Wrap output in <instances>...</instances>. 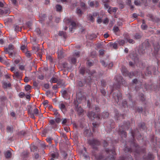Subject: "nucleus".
Listing matches in <instances>:
<instances>
[{"mask_svg":"<svg viewBox=\"0 0 160 160\" xmlns=\"http://www.w3.org/2000/svg\"><path fill=\"white\" fill-rule=\"evenodd\" d=\"M130 127V123L127 122L123 124L122 125L119 127L118 128H117L116 130L122 138L121 141L123 143H125L124 151L125 153H131L132 151L134 152V156L135 159L139 160L141 156L144 155L142 159L143 160H152L154 159L153 155L151 153L148 154L146 158L145 156L146 154L145 148H141L139 147L138 145L136 143L134 138L135 137L138 140H142L143 138L139 133L138 130L136 129L134 132L132 131L131 139L127 142L126 141L127 136L126 132L125 130H128Z\"/></svg>","mask_w":160,"mask_h":160,"instance_id":"nucleus-1","label":"nucleus"},{"mask_svg":"<svg viewBox=\"0 0 160 160\" xmlns=\"http://www.w3.org/2000/svg\"><path fill=\"white\" fill-rule=\"evenodd\" d=\"M114 147H113L112 149L108 148H106L105 152L108 155L107 157H105L102 154L98 155H96L93 153V155L94 156L97 160H115L114 155L116 154V152L115 150ZM133 160L132 158L131 155H127L125 158L124 157H120L118 160Z\"/></svg>","mask_w":160,"mask_h":160,"instance_id":"nucleus-2","label":"nucleus"},{"mask_svg":"<svg viewBox=\"0 0 160 160\" xmlns=\"http://www.w3.org/2000/svg\"><path fill=\"white\" fill-rule=\"evenodd\" d=\"M112 96V98L114 100V102L116 103L117 105H121L124 108L128 107L126 101L123 100L122 101V94L119 91H118L117 93L114 92Z\"/></svg>","mask_w":160,"mask_h":160,"instance_id":"nucleus-3","label":"nucleus"},{"mask_svg":"<svg viewBox=\"0 0 160 160\" xmlns=\"http://www.w3.org/2000/svg\"><path fill=\"white\" fill-rule=\"evenodd\" d=\"M115 81L113 85V88L116 89L119 88L121 85L125 86L127 85L126 82L121 76L117 75L114 78Z\"/></svg>","mask_w":160,"mask_h":160,"instance_id":"nucleus-4","label":"nucleus"},{"mask_svg":"<svg viewBox=\"0 0 160 160\" xmlns=\"http://www.w3.org/2000/svg\"><path fill=\"white\" fill-rule=\"evenodd\" d=\"M109 115L108 112H104L102 114V115L98 114H96L94 112L91 111L89 112L88 113L87 116L91 119L93 120L95 118H97L98 120H101L102 118H107Z\"/></svg>","mask_w":160,"mask_h":160,"instance_id":"nucleus-5","label":"nucleus"},{"mask_svg":"<svg viewBox=\"0 0 160 160\" xmlns=\"http://www.w3.org/2000/svg\"><path fill=\"white\" fill-rule=\"evenodd\" d=\"M79 71L80 73L82 75H84L86 72L96 80H98L100 77V75L97 74V72L94 70L90 71L88 69L86 70L84 68H80Z\"/></svg>","mask_w":160,"mask_h":160,"instance_id":"nucleus-6","label":"nucleus"},{"mask_svg":"<svg viewBox=\"0 0 160 160\" xmlns=\"http://www.w3.org/2000/svg\"><path fill=\"white\" fill-rule=\"evenodd\" d=\"M88 143L93 148L97 150L98 149L97 146L100 144V142L96 139H89L88 141Z\"/></svg>","mask_w":160,"mask_h":160,"instance_id":"nucleus-7","label":"nucleus"},{"mask_svg":"<svg viewBox=\"0 0 160 160\" xmlns=\"http://www.w3.org/2000/svg\"><path fill=\"white\" fill-rule=\"evenodd\" d=\"M64 21L65 22L66 25L68 26L70 24L69 27V31L72 32L73 29H75L76 27V23L73 21H72L69 18H65L64 19Z\"/></svg>","mask_w":160,"mask_h":160,"instance_id":"nucleus-8","label":"nucleus"},{"mask_svg":"<svg viewBox=\"0 0 160 160\" xmlns=\"http://www.w3.org/2000/svg\"><path fill=\"white\" fill-rule=\"evenodd\" d=\"M121 72L124 76H128L130 78H132L133 76H137V75H134L133 73L128 72L125 67H122L121 69Z\"/></svg>","mask_w":160,"mask_h":160,"instance_id":"nucleus-9","label":"nucleus"},{"mask_svg":"<svg viewBox=\"0 0 160 160\" xmlns=\"http://www.w3.org/2000/svg\"><path fill=\"white\" fill-rule=\"evenodd\" d=\"M151 142L154 147H157L158 146L160 148V140H159L157 138L155 139L154 136H152L151 137Z\"/></svg>","mask_w":160,"mask_h":160,"instance_id":"nucleus-10","label":"nucleus"},{"mask_svg":"<svg viewBox=\"0 0 160 160\" xmlns=\"http://www.w3.org/2000/svg\"><path fill=\"white\" fill-rule=\"evenodd\" d=\"M14 48V46L12 44H10L8 45V48H4V52L6 53H8L10 57H13V53L12 52H10V51L13 50Z\"/></svg>","mask_w":160,"mask_h":160,"instance_id":"nucleus-11","label":"nucleus"},{"mask_svg":"<svg viewBox=\"0 0 160 160\" xmlns=\"http://www.w3.org/2000/svg\"><path fill=\"white\" fill-rule=\"evenodd\" d=\"M80 52H76L73 53L71 58V62L75 64L76 62L77 58L79 57Z\"/></svg>","mask_w":160,"mask_h":160,"instance_id":"nucleus-12","label":"nucleus"},{"mask_svg":"<svg viewBox=\"0 0 160 160\" xmlns=\"http://www.w3.org/2000/svg\"><path fill=\"white\" fill-rule=\"evenodd\" d=\"M73 103L75 105V111H77L78 114L79 115H81L83 112V110L81 107H78V104H77L76 101H74Z\"/></svg>","mask_w":160,"mask_h":160,"instance_id":"nucleus-13","label":"nucleus"},{"mask_svg":"<svg viewBox=\"0 0 160 160\" xmlns=\"http://www.w3.org/2000/svg\"><path fill=\"white\" fill-rule=\"evenodd\" d=\"M156 67L154 66H148L147 67L146 69V71L145 72L146 76H149L151 75V71L149 70L152 69L154 71L156 70Z\"/></svg>","mask_w":160,"mask_h":160,"instance_id":"nucleus-14","label":"nucleus"},{"mask_svg":"<svg viewBox=\"0 0 160 160\" xmlns=\"http://www.w3.org/2000/svg\"><path fill=\"white\" fill-rule=\"evenodd\" d=\"M129 57L130 58L134 61L135 63H136L138 61V58L137 55L136 54L134 53L133 52L130 53Z\"/></svg>","mask_w":160,"mask_h":160,"instance_id":"nucleus-15","label":"nucleus"},{"mask_svg":"<svg viewBox=\"0 0 160 160\" xmlns=\"http://www.w3.org/2000/svg\"><path fill=\"white\" fill-rule=\"evenodd\" d=\"M49 123L51 126L52 128L54 129L57 128L58 126V125L56 123V122L53 119L49 120Z\"/></svg>","mask_w":160,"mask_h":160,"instance_id":"nucleus-16","label":"nucleus"},{"mask_svg":"<svg viewBox=\"0 0 160 160\" xmlns=\"http://www.w3.org/2000/svg\"><path fill=\"white\" fill-rule=\"evenodd\" d=\"M65 103L62 102L60 103L58 105L59 108L64 113L66 111V108L65 104Z\"/></svg>","mask_w":160,"mask_h":160,"instance_id":"nucleus-17","label":"nucleus"},{"mask_svg":"<svg viewBox=\"0 0 160 160\" xmlns=\"http://www.w3.org/2000/svg\"><path fill=\"white\" fill-rule=\"evenodd\" d=\"M115 117L116 118L117 120L120 119L121 118L122 119L124 118V115L123 114L120 115L118 111L117 110H115Z\"/></svg>","mask_w":160,"mask_h":160,"instance_id":"nucleus-18","label":"nucleus"},{"mask_svg":"<svg viewBox=\"0 0 160 160\" xmlns=\"http://www.w3.org/2000/svg\"><path fill=\"white\" fill-rule=\"evenodd\" d=\"M76 101L77 104L80 103L82 99V96L81 93H78L76 94Z\"/></svg>","mask_w":160,"mask_h":160,"instance_id":"nucleus-19","label":"nucleus"},{"mask_svg":"<svg viewBox=\"0 0 160 160\" xmlns=\"http://www.w3.org/2000/svg\"><path fill=\"white\" fill-rule=\"evenodd\" d=\"M148 16L149 17L150 19L149 20L152 21L153 22H158L160 21L159 18L155 17H154L152 14H148Z\"/></svg>","mask_w":160,"mask_h":160,"instance_id":"nucleus-20","label":"nucleus"},{"mask_svg":"<svg viewBox=\"0 0 160 160\" xmlns=\"http://www.w3.org/2000/svg\"><path fill=\"white\" fill-rule=\"evenodd\" d=\"M127 97L128 98L129 100V105L131 106V108L133 107L134 105L135 104V102H133L132 100V97L131 95L128 93L127 95Z\"/></svg>","mask_w":160,"mask_h":160,"instance_id":"nucleus-21","label":"nucleus"},{"mask_svg":"<svg viewBox=\"0 0 160 160\" xmlns=\"http://www.w3.org/2000/svg\"><path fill=\"white\" fill-rule=\"evenodd\" d=\"M4 155L6 158H11L12 154L10 151L7 150L5 152Z\"/></svg>","mask_w":160,"mask_h":160,"instance_id":"nucleus-22","label":"nucleus"},{"mask_svg":"<svg viewBox=\"0 0 160 160\" xmlns=\"http://www.w3.org/2000/svg\"><path fill=\"white\" fill-rule=\"evenodd\" d=\"M55 8L57 12H61L62 11V7L59 4H57L55 6Z\"/></svg>","mask_w":160,"mask_h":160,"instance_id":"nucleus-23","label":"nucleus"},{"mask_svg":"<svg viewBox=\"0 0 160 160\" xmlns=\"http://www.w3.org/2000/svg\"><path fill=\"white\" fill-rule=\"evenodd\" d=\"M153 47L156 53H157L159 51L160 46L158 43L153 44Z\"/></svg>","mask_w":160,"mask_h":160,"instance_id":"nucleus-24","label":"nucleus"},{"mask_svg":"<svg viewBox=\"0 0 160 160\" xmlns=\"http://www.w3.org/2000/svg\"><path fill=\"white\" fill-rule=\"evenodd\" d=\"M110 45L113 48L116 49L118 48V44L117 42H116L114 43L111 42L110 43Z\"/></svg>","mask_w":160,"mask_h":160,"instance_id":"nucleus-25","label":"nucleus"},{"mask_svg":"<svg viewBox=\"0 0 160 160\" xmlns=\"http://www.w3.org/2000/svg\"><path fill=\"white\" fill-rule=\"evenodd\" d=\"M58 35L62 36L64 38H66L67 37L66 33L63 31H60L58 33Z\"/></svg>","mask_w":160,"mask_h":160,"instance_id":"nucleus-26","label":"nucleus"},{"mask_svg":"<svg viewBox=\"0 0 160 160\" xmlns=\"http://www.w3.org/2000/svg\"><path fill=\"white\" fill-rule=\"evenodd\" d=\"M118 8H114L112 9L111 8H109L108 10V12L110 14L112 13V12L115 13L117 11Z\"/></svg>","mask_w":160,"mask_h":160,"instance_id":"nucleus-27","label":"nucleus"},{"mask_svg":"<svg viewBox=\"0 0 160 160\" xmlns=\"http://www.w3.org/2000/svg\"><path fill=\"white\" fill-rule=\"evenodd\" d=\"M104 3H105L104 4V6L105 8L106 9L111 8L110 6L109 5L106 3V2H108L109 0H102Z\"/></svg>","mask_w":160,"mask_h":160,"instance_id":"nucleus-28","label":"nucleus"},{"mask_svg":"<svg viewBox=\"0 0 160 160\" xmlns=\"http://www.w3.org/2000/svg\"><path fill=\"white\" fill-rule=\"evenodd\" d=\"M13 128L12 126H8L7 127V130L8 132L12 133L13 132Z\"/></svg>","mask_w":160,"mask_h":160,"instance_id":"nucleus-29","label":"nucleus"},{"mask_svg":"<svg viewBox=\"0 0 160 160\" xmlns=\"http://www.w3.org/2000/svg\"><path fill=\"white\" fill-rule=\"evenodd\" d=\"M138 126L140 128V129H142L143 130H145L146 127L145 124L144 122H141L138 125Z\"/></svg>","mask_w":160,"mask_h":160,"instance_id":"nucleus-30","label":"nucleus"},{"mask_svg":"<svg viewBox=\"0 0 160 160\" xmlns=\"http://www.w3.org/2000/svg\"><path fill=\"white\" fill-rule=\"evenodd\" d=\"M58 81V78L52 77L50 79V82L51 83H55Z\"/></svg>","mask_w":160,"mask_h":160,"instance_id":"nucleus-31","label":"nucleus"},{"mask_svg":"<svg viewBox=\"0 0 160 160\" xmlns=\"http://www.w3.org/2000/svg\"><path fill=\"white\" fill-rule=\"evenodd\" d=\"M88 37L89 39L92 40L96 38L97 37V36L95 34H92L90 35H88Z\"/></svg>","mask_w":160,"mask_h":160,"instance_id":"nucleus-32","label":"nucleus"},{"mask_svg":"<svg viewBox=\"0 0 160 160\" xmlns=\"http://www.w3.org/2000/svg\"><path fill=\"white\" fill-rule=\"evenodd\" d=\"M88 18L92 22H93L94 21V19L91 14H89L88 15Z\"/></svg>","mask_w":160,"mask_h":160,"instance_id":"nucleus-33","label":"nucleus"},{"mask_svg":"<svg viewBox=\"0 0 160 160\" xmlns=\"http://www.w3.org/2000/svg\"><path fill=\"white\" fill-rule=\"evenodd\" d=\"M81 8L83 10H85L87 9V6L84 3L81 2L80 3Z\"/></svg>","mask_w":160,"mask_h":160,"instance_id":"nucleus-34","label":"nucleus"},{"mask_svg":"<svg viewBox=\"0 0 160 160\" xmlns=\"http://www.w3.org/2000/svg\"><path fill=\"white\" fill-rule=\"evenodd\" d=\"M14 30L16 32L21 31V28L19 27L18 25L15 24L14 25Z\"/></svg>","mask_w":160,"mask_h":160,"instance_id":"nucleus-35","label":"nucleus"},{"mask_svg":"<svg viewBox=\"0 0 160 160\" xmlns=\"http://www.w3.org/2000/svg\"><path fill=\"white\" fill-rule=\"evenodd\" d=\"M117 42L118 43H118L120 46H123L125 43L124 40L121 39L118 40Z\"/></svg>","mask_w":160,"mask_h":160,"instance_id":"nucleus-36","label":"nucleus"},{"mask_svg":"<svg viewBox=\"0 0 160 160\" xmlns=\"http://www.w3.org/2000/svg\"><path fill=\"white\" fill-rule=\"evenodd\" d=\"M40 147L42 149H46L48 147V146L46 145L44 142H42L40 144Z\"/></svg>","mask_w":160,"mask_h":160,"instance_id":"nucleus-37","label":"nucleus"},{"mask_svg":"<svg viewBox=\"0 0 160 160\" xmlns=\"http://www.w3.org/2000/svg\"><path fill=\"white\" fill-rule=\"evenodd\" d=\"M53 114L55 115L56 117H59L60 116V115L58 112L57 110L56 109H54L53 110Z\"/></svg>","mask_w":160,"mask_h":160,"instance_id":"nucleus-38","label":"nucleus"},{"mask_svg":"<svg viewBox=\"0 0 160 160\" xmlns=\"http://www.w3.org/2000/svg\"><path fill=\"white\" fill-rule=\"evenodd\" d=\"M38 110L36 108L34 109L33 110V114H35L36 116L38 115Z\"/></svg>","mask_w":160,"mask_h":160,"instance_id":"nucleus-39","label":"nucleus"},{"mask_svg":"<svg viewBox=\"0 0 160 160\" xmlns=\"http://www.w3.org/2000/svg\"><path fill=\"white\" fill-rule=\"evenodd\" d=\"M139 98L140 100L142 101H143L145 100V98L144 97V95L142 93H140L139 95Z\"/></svg>","mask_w":160,"mask_h":160,"instance_id":"nucleus-40","label":"nucleus"},{"mask_svg":"<svg viewBox=\"0 0 160 160\" xmlns=\"http://www.w3.org/2000/svg\"><path fill=\"white\" fill-rule=\"evenodd\" d=\"M7 99V98L5 96H1L0 97V101L2 102H4Z\"/></svg>","mask_w":160,"mask_h":160,"instance_id":"nucleus-41","label":"nucleus"},{"mask_svg":"<svg viewBox=\"0 0 160 160\" xmlns=\"http://www.w3.org/2000/svg\"><path fill=\"white\" fill-rule=\"evenodd\" d=\"M141 27L142 28L143 30H146L147 29V26L144 23V21H143V22L142 23V24L141 26Z\"/></svg>","mask_w":160,"mask_h":160,"instance_id":"nucleus-42","label":"nucleus"},{"mask_svg":"<svg viewBox=\"0 0 160 160\" xmlns=\"http://www.w3.org/2000/svg\"><path fill=\"white\" fill-rule=\"evenodd\" d=\"M31 88V86L29 85H27L25 86V89L27 91H28Z\"/></svg>","mask_w":160,"mask_h":160,"instance_id":"nucleus-43","label":"nucleus"},{"mask_svg":"<svg viewBox=\"0 0 160 160\" xmlns=\"http://www.w3.org/2000/svg\"><path fill=\"white\" fill-rule=\"evenodd\" d=\"M134 3L135 5L137 6H140L141 4L140 1L138 0H135Z\"/></svg>","mask_w":160,"mask_h":160,"instance_id":"nucleus-44","label":"nucleus"},{"mask_svg":"<svg viewBox=\"0 0 160 160\" xmlns=\"http://www.w3.org/2000/svg\"><path fill=\"white\" fill-rule=\"evenodd\" d=\"M21 49L23 52H25L27 51V50L26 48V47L24 45H22L21 47Z\"/></svg>","mask_w":160,"mask_h":160,"instance_id":"nucleus-45","label":"nucleus"},{"mask_svg":"<svg viewBox=\"0 0 160 160\" xmlns=\"http://www.w3.org/2000/svg\"><path fill=\"white\" fill-rule=\"evenodd\" d=\"M26 56L28 58H29L31 55V53L29 51H26L25 52Z\"/></svg>","mask_w":160,"mask_h":160,"instance_id":"nucleus-46","label":"nucleus"},{"mask_svg":"<svg viewBox=\"0 0 160 160\" xmlns=\"http://www.w3.org/2000/svg\"><path fill=\"white\" fill-rule=\"evenodd\" d=\"M3 85L4 88H7V87H10L11 86V84L10 83H7L6 82H4L3 84Z\"/></svg>","mask_w":160,"mask_h":160,"instance_id":"nucleus-47","label":"nucleus"},{"mask_svg":"<svg viewBox=\"0 0 160 160\" xmlns=\"http://www.w3.org/2000/svg\"><path fill=\"white\" fill-rule=\"evenodd\" d=\"M101 86L103 87H104L106 85V82L105 80H102L101 81Z\"/></svg>","mask_w":160,"mask_h":160,"instance_id":"nucleus-48","label":"nucleus"},{"mask_svg":"<svg viewBox=\"0 0 160 160\" xmlns=\"http://www.w3.org/2000/svg\"><path fill=\"white\" fill-rule=\"evenodd\" d=\"M53 139L52 138H50V137H49V138H47L46 139V140L47 141V142L48 143V144H51V143H52V142H51V141Z\"/></svg>","mask_w":160,"mask_h":160,"instance_id":"nucleus-49","label":"nucleus"},{"mask_svg":"<svg viewBox=\"0 0 160 160\" xmlns=\"http://www.w3.org/2000/svg\"><path fill=\"white\" fill-rule=\"evenodd\" d=\"M77 13L78 14L79 16H81L82 13V12L80 8H78L77 9Z\"/></svg>","mask_w":160,"mask_h":160,"instance_id":"nucleus-50","label":"nucleus"},{"mask_svg":"<svg viewBox=\"0 0 160 160\" xmlns=\"http://www.w3.org/2000/svg\"><path fill=\"white\" fill-rule=\"evenodd\" d=\"M19 68L21 70H23L25 68V66L19 64L18 65Z\"/></svg>","mask_w":160,"mask_h":160,"instance_id":"nucleus-51","label":"nucleus"},{"mask_svg":"<svg viewBox=\"0 0 160 160\" xmlns=\"http://www.w3.org/2000/svg\"><path fill=\"white\" fill-rule=\"evenodd\" d=\"M136 111L139 113H141L142 111V107H138L136 110Z\"/></svg>","mask_w":160,"mask_h":160,"instance_id":"nucleus-52","label":"nucleus"},{"mask_svg":"<svg viewBox=\"0 0 160 160\" xmlns=\"http://www.w3.org/2000/svg\"><path fill=\"white\" fill-rule=\"evenodd\" d=\"M113 30L114 32L116 33L119 30V29L118 27L115 26L113 28Z\"/></svg>","mask_w":160,"mask_h":160,"instance_id":"nucleus-53","label":"nucleus"},{"mask_svg":"<svg viewBox=\"0 0 160 160\" xmlns=\"http://www.w3.org/2000/svg\"><path fill=\"white\" fill-rule=\"evenodd\" d=\"M37 147L35 146H32L31 147V150L32 152H34L36 150Z\"/></svg>","mask_w":160,"mask_h":160,"instance_id":"nucleus-54","label":"nucleus"},{"mask_svg":"<svg viewBox=\"0 0 160 160\" xmlns=\"http://www.w3.org/2000/svg\"><path fill=\"white\" fill-rule=\"evenodd\" d=\"M100 90L101 93H102V95L103 96H105V94L106 93V92L105 90L103 89V88H102V89H100Z\"/></svg>","mask_w":160,"mask_h":160,"instance_id":"nucleus-55","label":"nucleus"},{"mask_svg":"<svg viewBox=\"0 0 160 160\" xmlns=\"http://www.w3.org/2000/svg\"><path fill=\"white\" fill-rule=\"evenodd\" d=\"M14 74L15 76L18 78H20V75L18 72H14Z\"/></svg>","mask_w":160,"mask_h":160,"instance_id":"nucleus-56","label":"nucleus"},{"mask_svg":"<svg viewBox=\"0 0 160 160\" xmlns=\"http://www.w3.org/2000/svg\"><path fill=\"white\" fill-rule=\"evenodd\" d=\"M128 3L131 9H132L133 8V6L131 4V0H128Z\"/></svg>","mask_w":160,"mask_h":160,"instance_id":"nucleus-57","label":"nucleus"},{"mask_svg":"<svg viewBox=\"0 0 160 160\" xmlns=\"http://www.w3.org/2000/svg\"><path fill=\"white\" fill-rule=\"evenodd\" d=\"M100 63H101L102 65L104 67H106L107 66V64H106L105 62L103 60H100Z\"/></svg>","mask_w":160,"mask_h":160,"instance_id":"nucleus-58","label":"nucleus"},{"mask_svg":"<svg viewBox=\"0 0 160 160\" xmlns=\"http://www.w3.org/2000/svg\"><path fill=\"white\" fill-rule=\"evenodd\" d=\"M97 21L98 23H101L102 22V20L101 18L100 17H98L97 18Z\"/></svg>","mask_w":160,"mask_h":160,"instance_id":"nucleus-59","label":"nucleus"},{"mask_svg":"<svg viewBox=\"0 0 160 160\" xmlns=\"http://www.w3.org/2000/svg\"><path fill=\"white\" fill-rule=\"evenodd\" d=\"M77 85L80 87H82L83 84L81 81H78L77 82Z\"/></svg>","mask_w":160,"mask_h":160,"instance_id":"nucleus-60","label":"nucleus"},{"mask_svg":"<svg viewBox=\"0 0 160 160\" xmlns=\"http://www.w3.org/2000/svg\"><path fill=\"white\" fill-rule=\"evenodd\" d=\"M61 92L63 97L66 96L67 94V92L66 90H63Z\"/></svg>","mask_w":160,"mask_h":160,"instance_id":"nucleus-61","label":"nucleus"},{"mask_svg":"<svg viewBox=\"0 0 160 160\" xmlns=\"http://www.w3.org/2000/svg\"><path fill=\"white\" fill-rule=\"evenodd\" d=\"M93 61H88V64L89 66H91L93 65Z\"/></svg>","mask_w":160,"mask_h":160,"instance_id":"nucleus-62","label":"nucleus"},{"mask_svg":"<svg viewBox=\"0 0 160 160\" xmlns=\"http://www.w3.org/2000/svg\"><path fill=\"white\" fill-rule=\"evenodd\" d=\"M48 100H46L44 101L43 102V104L44 106H46V107H48Z\"/></svg>","mask_w":160,"mask_h":160,"instance_id":"nucleus-63","label":"nucleus"},{"mask_svg":"<svg viewBox=\"0 0 160 160\" xmlns=\"http://www.w3.org/2000/svg\"><path fill=\"white\" fill-rule=\"evenodd\" d=\"M141 37V35L138 33H136L135 35V38L136 39H139Z\"/></svg>","mask_w":160,"mask_h":160,"instance_id":"nucleus-64","label":"nucleus"}]
</instances>
